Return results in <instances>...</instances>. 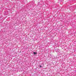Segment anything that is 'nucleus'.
Listing matches in <instances>:
<instances>
[{"label":"nucleus","instance_id":"3","mask_svg":"<svg viewBox=\"0 0 76 76\" xmlns=\"http://www.w3.org/2000/svg\"><path fill=\"white\" fill-rule=\"evenodd\" d=\"M56 52H58V51H56Z\"/></svg>","mask_w":76,"mask_h":76},{"label":"nucleus","instance_id":"2","mask_svg":"<svg viewBox=\"0 0 76 76\" xmlns=\"http://www.w3.org/2000/svg\"><path fill=\"white\" fill-rule=\"evenodd\" d=\"M39 67H42V66L40 65V66Z\"/></svg>","mask_w":76,"mask_h":76},{"label":"nucleus","instance_id":"1","mask_svg":"<svg viewBox=\"0 0 76 76\" xmlns=\"http://www.w3.org/2000/svg\"><path fill=\"white\" fill-rule=\"evenodd\" d=\"M33 53L34 55H35V54H37V53L34 52H33Z\"/></svg>","mask_w":76,"mask_h":76}]
</instances>
